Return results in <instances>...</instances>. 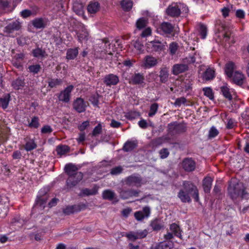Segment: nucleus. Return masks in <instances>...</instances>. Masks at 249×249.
<instances>
[{
  "label": "nucleus",
  "instance_id": "obj_7",
  "mask_svg": "<svg viewBox=\"0 0 249 249\" xmlns=\"http://www.w3.org/2000/svg\"><path fill=\"white\" fill-rule=\"evenodd\" d=\"M140 192V190H135L134 189L124 190L122 189H120L119 192L120 197L123 199H126L133 196L137 197L139 196Z\"/></svg>",
  "mask_w": 249,
  "mask_h": 249
},
{
  "label": "nucleus",
  "instance_id": "obj_15",
  "mask_svg": "<svg viewBox=\"0 0 249 249\" xmlns=\"http://www.w3.org/2000/svg\"><path fill=\"white\" fill-rule=\"evenodd\" d=\"M119 81V77L117 75L113 74H109L106 75L103 81L104 83L107 86L116 85Z\"/></svg>",
  "mask_w": 249,
  "mask_h": 249
},
{
  "label": "nucleus",
  "instance_id": "obj_58",
  "mask_svg": "<svg viewBox=\"0 0 249 249\" xmlns=\"http://www.w3.org/2000/svg\"><path fill=\"white\" fill-rule=\"evenodd\" d=\"M218 131L214 127L212 126L209 130L208 137L210 139L216 136L218 134Z\"/></svg>",
  "mask_w": 249,
  "mask_h": 249
},
{
  "label": "nucleus",
  "instance_id": "obj_51",
  "mask_svg": "<svg viewBox=\"0 0 249 249\" xmlns=\"http://www.w3.org/2000/svg\"><path fill=\"white\" fill-rule=\"evenodd\" d=\"M102 132V126L101 123H99L93 129L92 132V136L96 137L100 134Z\"/></svg>",
  "mask_w": 249,
  "mask_h": 249
},
{
  "label": "nucleus",
  "instance_id": "obj_46",
  "mask_svg": "<svg viewBox=\"0 0 249 249\" xmlns=\"http://www.w3.org/2000/svg\"><path fill=\"white\" fill-rule=\"evenodd\" d=\"M73 9L77 15H81L83 14V6L82 4L75 3L73 5Z\"/></svg>",
  "mask_w": 249,
  "mask_h": 249
},
{
  "label": "nucleus",
  "instance_id": "obj_53",
  "mask_svg": "<svg viewBox=\"0 0 249 249\" xmlns=\"http://www.w3.org/2000/svg\"><path fill=\"white\" fill-rule=\"evenodd\" d=\"M199 32L202 38L204 39L207 36V29L205 25L202 24L199 25Z\"/></svg>",
  "mask_w": 249,
  "mask_h": 249
},
{
  "label": "nucleus",
  "instance_id": "obj_39",
  "mask_svg": "<svg viewBox=\"0 0 249 249\" xmlns=\"http://www.w3.org/2000/svg\"><path fill=\"white\" fill-rule=\"evenodd\" d=\"M170 229L175 236L181 238V231L178 225L176 223H173L170 225Z\"/></svg>",
  "mask_w": 249,
  "mask_h": 249
},
{
  "label": "nucleus",
  "instance_id": "obj_64",
  "mask_svg": "<svg viewBox=\"0 0 249 249\" xmlns=\"http://www.w3.org/2000/svg\"><path fill=\"white\" fill-rule=\"evenodd\" d=\"M53 131L52 128L50 126L46 125H44L42 128L41 132L42 133L46 134V133H51Z\"/></svg>",
  "mask_w": 249,
  "mask_h": 249
},
{
  "label": "nucleus",
  "instance_id": "obj_45",
  "mask_svg": "<svg viewBox=\"0 0 249 249\" xmlns=\"http://www.w3.org/2000/svg\"><path fill=\"white\" fill-rule=\"evenodd\" d=\"M10 98V94H8L4 98H0V107L4 109L6 108L8 105Z\"/></svg>",
  "mask_w": 249,
  "mask_h": 249
},
{
  "label": "nucleus",
  "instance_id": "obj_25",
  "mask_svg": "<svg viewBox=\"0 0 249 249\" xmlns=\"http://www.w3.org/2000/svg\"><path fill=\"white\" fill-rule=\"evenodd\" d=\"M98 187L94 185L91 189L84 188L82 189L80 196H89L95 195L97 194Z\"/></svg>",
  "mask_w": 249,
  "mask_h": 249
},
{
  "label": "nucleus",
  "instance_id": "obj_33",
  "mask_svg": "<svg viewBox=\"0 0 249 249\" xmlns=\"http://www.w3.org/2000/svg\"><path fill=\"white\" fill-rule=\"evenodd\" d=\"M77 35L79 41L82 42L83 40H88L89 33L84 27H82L81 31L77 32Z\"/></svg>",
  "mask_w": 249,
  "mask_h": 249
},
{
  "label": "nucleus",
  "instance_id": "obj_6",
  "mask_svg": "<svg viewBox=\"0 0 249 249\" xmlns=\"http://www.w3.org/2000/svg\"><path fill=\"white\" fill-rule=\"evenodd\" d=\"M222 31L223 32V38L220 40V44L224 47H227L230 45V40L231 39L232 31L231 29L224 25L222 26Z\"/></svg>",
  "mask_w": 249,
  "mask_h": 249
},
{
  "label": "nucleus",
  "instance_id": "obj_41",
  "mask_svg": "<svg viewBox=\"0 0 249 249\" xmlns=\"http://www.w3.org/2000/svg\"><path fill=\"white\" fill-rule=\"evenodd\" d=\"M214 71L210 69H207L203 75V78L207 81L212 80L214 78Z\"/></svg>",
  "mask_w": 249,
  "mask_h": 249
},
{
  "label": "nucleus",
  "instance_id": "obj_44",
  "mask_svg": "<svg viewBox=\"0 0 249 249\" xmlns=\"http://www.w3.org/2000/svg\"><path fill=\"white\" fill-rule=\"evenodd\" d=\"M171 243L165 241L160 242L157 244L155 248L156 249H170Z\"/></svg>",
  "mask_w": 249,
  "mask_h": 249
},
{
  "label": "nucleus",
  "instance_id": "obj_22",
  "mask_svg": "<svg viewBox=\"0 0 249 249\" xmlns=\"http://www.w3.org/2000/svg\"><path fill=\"white\" fill-rule=\"evenodd\" d=\"M100 8V3L96 1L90 2L87 7V10L90 14H95L99 11Z\"/></svg>",
  "mask_w": 249,
  "mask_h": 249
},
{
  "label": "nucleus",
  "instance_id": "obj_34",
  "mask_svg": "<svg viewBox=\"0 0 249 249\" xmlns=\"http://www.w3.org/2000/svg\"><path fill=\"white\" fill-rule=\"evenodd\" d=\"M121 5L125 11H130L133 6V2L131 0H123L121 1Z\"/></svg>",
  "mask_w": 249,
  "mask_h": 249
},
{
  "label": "nucleus",
  "instance_id": "obj_2",
  "mask_svg": "<svg viewBox=\"0 0 249 249\" xmlns=\"http://www.w3.org/2000/svg\"><path fill=\"white\" fill-rule=\"evenodd\" d=\"M228 191L229 196L233 200L239 197L248 198L249 197V194L247 192L246 187L241 182L231 183Z\"/></svg>",
  "mask_w": 249,
  "mask_h": 249
},
{
  "label": "nucleus",
  "instance_id": "obj_35",
  "mask_svg": "<svg viewBox=\"0 0 249 249\" xmlns=\"http://www.w3.org/2000/svg\"><path fill=\"white\" fill-rule=\"evenodd\" d=\"M78 53V48L69 49L67 52L66 58L68 59H73Z\"/></svg>",
  "mask_w": 249,
  "mask_h": 249
},
{
  "label": "nucleus",
  "instance_id": "obj_63",
  "mask_svg": "<svg viewBox=\"0 0 249 249\" xmlns=\"http://www.w3.org/2000/svg\"><path fill=\"white\" fill-rule=\"evenodd\" d=\"M76 212H78L81 210H85L87 208V205L84 203H80L78 205H74Z\"/></svg>",
  "mask_w": 249,
  "mask_h": 249
},
{
  "label": "nucleus",
  "instance_id": "obj_5",
  "mask_svg": "<svg viewBox=\"0 0 249 249\" xmlns=\"http://www.w3.org/2000/svg\"><path fill=\"white\" fill-rule=\"evenodd\" d=\"M126 185L128 186H135L141 187L143 184L142 178L140 175H132L126 178L124 180Z\"/></svg>",
  "mask_w": 249,
  "mask_h": 249
},
{
  "label": "nucleus",
  "instance_id": "obj_20",
  "mask_svg": "<svg viewBox=\"0 0 249 249\" xmlns=\"http://www.w3.org/2000/svg\"><path fill=\"white\" fill-rule=\"evenodd\" d=\"M20 25L18 21H16L9 23L4 28L5 33L10 34L13 33L15 31H18L20 28Z\"/></svg>",
  "mask_w": 249,
  "mask_h": 249
},
{
  "label": "nucleus",
  "instance_id": "obj_4",
  "mask_svg": "<svg viewBox=\"0 0 249 249\" xmlns=\"http://www.w3.org/2000/svg\"><path fill=\"white\" fill-rule=\"evenodd\" d=\"M182 185L185 191L191 195L196 202H198L199 194L197 187L194 183L188 181H183Z\"/></svg>",
  "mask_w": 249,
  "mask_h": 249
},
{
  "label": "nucleus",
  "instance_id": "obj_38",
  "mask_svg": "<svg viewBox=\"0 0 249 249\" xmlns=\"http://www.w3.org/2000/svg\"><path fill=\"white\" fill-rule=\"evenodd\" d=\"M32 53L35 57H44L47 55L45 50L39 48L33 50Z\"/></svg>",
  "mask_w": 249,
  "mask_h": 249
},
{
  "label": "nucleus",
  "instance_id": "obj_27",
  "mask_svg": "<svg viewBox=\"0 0 249 249\" xmlns=\"http://www.w3.org/2000/svg\"><path fill=\"white\" fill-rule=\"evenodd\" d=\"M245 76L241 72L235 71L233 76V81L236 84L241 86L243 84Z\"/></svg>",
  "mask_w": 249,
  "mask_h": 249
},
{
  "label": "nucleus",
  "instance_id": "obj_26",
  "mask_svg": "<svg viewBox=\"0 0 249 249\" xmlns=\"http://www.w3.org/2000/svg\"><path fill=\"white\" fill-rule=\"evenodd\" d=\"M212 181L213 179L209 177L205 178L203 180L202 186L205 193H210L212 187Z\"/></svg>",
  "mask_w": 249,
  "mask_h": 249
},
{
  "label": "nucleus",
  "instance_id": "obj_42",
  "mask_svg": "<svg viewBox=\"0 0 249 249\" xmlns=\"http://www.w3.org/2000/svg\"><path fill=\"white\" fill-rule=\"evenodd\" d=\"M147 23V19L146 18H140L136 22V27L139 29H142L146 26Z\"/></svg>",
  "mask_w": 249,
  "mask_h": 249
},
{
  "label": "nucleus",
  "instance_id": "obj_9",
  "mask_svg": "<svg viewBox=\"0 0 249 249\" xmlns=\"http://www.w3.org/2000/svg\"><path fill=\"white\" fill-rule=\"evenodd\" d=\"M73 89V86H68L64 90L62 91L58 96L59 100L65 103H68L70 100L71 93Z\"/></svg>",
  "mask_w": 249,
  "mask_h": 249
},
{
  "label": "nucleus",
  "instance_id": "obj_14",
  "mask_svg": "<svg viewBox=\"0 0 249 249\" xmlns=\"http://www.w3.org/2000/svg\"><path fill=\"white\" fill-rule=\"evenodd\" d=\"M86 107L84 100L81 98H77L73 103V108L79 113L84 112Z\"/></svg>",
  "mask_w": 249,
  "mask_h": 249
},
{
  "label": "nucleus",
  "instance_id": "obj_62",
  "mask_svg": "<svg viewBox=\"0 0 249 249\" xmlns=\"http://www.w3.org/2000/svg\"><path fill=\"white\" fill-rule=\"evenodd\" d=\"M123 171V168L121 166H117L112 168L110 171L111 175H118L120 174Z\"/></svg>",
  "mask_w": 249,
  "mask_h": 249
},
{
  "label": "nucleus",
  "instance_id": "obj_54",
  "mask_svg": "<svg viewBox=\"0 0 249 249\" xmlns=\"http://www.w3.org/2000/svg\"><path fill=\"white\" fill-rule=\"evenodd\" d=\"M178 46L177 43H176L175 42H172L169 45V48L170 54L172 55L175 54L178 49Z\"/></svg>",
  "mask_w": 249,
  "mask_h": 249
},
{
  "label": "nucleus",
  "instance_id": "obj_16",
  "mask_svg": "<svg viewBox=\"0 0 249 249\" xmlns=\"http://www.w3.org/2000/svg\"><path fill=\"white\" fill-rule=\"evenodd\" d=\"M158 63L157 59L151 56L146 55L144 58L143 67L146 68H149L156 66Z\"/></svg>",
  "mask_w": 249,
  "mask_h": 249
},
{
  "label": "nucleus",
  "instance_id": "obj_30",
  "mask_svg": "<svg viewBox=\"0 0 249 249\" xmlns=\"http://www.w3.org/2000/svg\"><path fill=\"white\" fill-rule=\"evenodd\" d=\"M115 196V193L110 190H106L102 193V197L104 199L112 200Z\"/></svg>",
  "mask_w": 249,
  "mask_h": 249
},
{
  "label": "nucleus",
  "instance_id": "obj_8",
  "mask_svg": "<svg viewBox=\"0 0 249 249\" xmlns=\"http://www.w3.org/2000/svg\"><path fill=\"white\" fill-rule=\"evenodd\" d=\"M182 167L186 172H192L196 169V163L191 158H186L182 161Z\"/></svg>",
  "mask_w": 249,
  "mask_h": 249
},
{
  "label": "nucleus",
  "instance_id": "obj_24",
  "mask_svg": "<svg viewBox=\"0 0 249 249\" xmlns=\"http://www.w3.org/2000/svg\"><path fill=\"white\" fill-rule=\"evenodd\" d=\"M108 43V40L106 39L102 40L95 46V51L98 53L103 52L105 54H106L107 53V51L106 50V48H107L106 44Z\"/></svg>",
  "mask_w": 249,
  "mask_h": 249
},
{
  "label": "nucleus",
  "instance_id": "obj_57",
  "mask_svg": "<svg viewBox=\"0 0 249 249\" xmlns=\"http://www.w3.org/2000/svg\"><path fill=\"white\" fill-rule=\"evenodd\" d=\"M160 158L162 159L166 158L169 155V152L166 148L161 149L159 151Z\"/></svg>",
  "mask_w": 249,
  "mask_h": 249
},
{
  "label": "nucleus",
  "instance_id": "obj_11",
  "mask_svg": "<svg viewBox=\"0 0 249 249\" xmlns=\"http://www.w3.org/2000/svg\"><path fill=\"white\" fill-rule=\"evenodd\" d=\"M179 5H180L175 4L173 5V4H172L169 6L166 10L167 15L172 17H178L181 14L180 9L179 8L181 6V4L180 3Z\"/></svg>",
  "mask_w": 249,
  "mask_h": 249
},
{
  "label": "nucleus",
  "instance_id": "obj_3",
  "mask_svg": "<svg viewBox=\"0 0 249 249\" xmlns=\"http://www.w3.org/2000/svg\"><path fill=\"white\" fill-rule=\"evenodd\" d=\"M186 130V126L184 124L178 123L177 122L171 123L167 126L168 133L171 136L185 132Z\"/></svg>",
  "mask_w": 249,
  "mask_h": 249
},
{
  "label": "nucleus",
  "instance_id": "obj_40",
  "mask_svg": "<svg viewBox=\"0 0 249 249\" xmlns=\"http://www.w3.org/2000/svg\"><path fill=\"white\" fill-rule=\"evenodd\" d=\"M150 226L154 231H160L163 228V225L158 219L152 221L150 224Z\"/></svg>",
  "mask_w": 249,
  "mask_h": 249
},
{
  "label": "nucleus",
  "instance_id": "obj_19",
  "mask_svg": "<svg viewBox=\"0 0 249 249\" xmlns=\"http://www.w3.org/2000/svg\"><path fill=\"white\" fill-rule=\"evenodd\" d=\"M188 70V66L186 64H178L173 67L172 72L174 75H178L180 73L185 72Z\"/></svg>",
  "mask_w": 249,
  "mask_h": 249
},
{
  "label": "nucleus",
  "instance_id": "obj_17",
  "mask_svg": "<svg viewBox=\"0 0 249 249\" xmlns=\"http://www.w3.org/2000/svg\"><path fill=\"white\" fill-rule=\"evenodd\" d=\"M48 198V195L45 193L43 196H38L36 200L35 208L39 207L41 210H43Z\"/></svg>",
  "mask_w": 249,
  "mask_h": 249
},
{
  "label": "nucleus",
  "instance_id": "obj_31",
  "mask_svg": "<svg viewBox=\"0 0 249 249\" xmlns=\"http://www.w3.org/2000/svg\"><path fill=\"white\" fill-rule=\"evenodd\" d=\"M137 146V143L134 141H128L124 144L123 149L125 152L133 150Z\"/></svg>",
  "mask_w": 249,
  "mask_h": 249
},
{
  "label": "nucleus",
  "instance_id": "obj_60",
  "mask_svg": "<svg viewBox=\"0 0 249 249\" xmlns=\"http://www.w3.org/2000/svg\"><path fill=\"white\" fill-rule=\"evenodd\" d=\"M186 99L184 97L178 98L176 100L174 105L179 107L182 104H184L186 102Z\"/></svg>",
  "mask_w": 249,
  "mask_h": 249
},
{
  "label": "nucleus",
  "instance_id": "obj_12",
  "mask_svg": "<svg viewBox=\"0 0 249 249\" xmlns=\"http://www.w3.org/2000/svg\"><path fill=\"white\" fill-rule=\"evenodd\" d=\"M150 209L148 206L144 207L142 211L134 213L135 218L138 221H142L145 218L149 217L150 214Z\"/></svg>",
  "mask_w": 249,
  "mask_h": 249
},
{
  "label": "nucleus",
  "instance_id": "obj_47",
  "mask_svg": "<svg viewBox=\"0 0 249 249\" xmlns=\"http://www.w3.org/2000/svg\"><path fill=\"white\" fill-rule=\"evenodd\" d=\"M76 212L74 205L71 206H68L63 210V213L66 215H70Z\"/></svg>",
  "mask_w": 249,
  "mask_h": 249
},
{
  "label": "nucleus",
  "instance_id": "obj_49",
  "mask_svg": "<svg viewBox=\"0 0 249 249\" xmlns=\"http://www.w3.org/2000/svg\"><path fill=\"white\" fill-rule=\"evenodd\" d=\"M39 126V118L36 116L32 118L31 122L29 124V126L31 128H37Z\"/></svg>",
  "mask_w": 249,
  "mask_h": 249
},
{
  "label": "nucleus",
  "instance_id": "obj_59",
  "mask_svg": "<svg viewBox=\"0 0 249 249\" xmlns=\"http://www.w3.org/2000/svg\"><path fill=\"white\" fill-rule=\"evenodd\" d=\"M41 69V67L39 65H34L29 67V71L34 73H37Z\"/></svg>",
  "mask_w": 249,
  "mask_h": 249
},
{
  "label": "nucleus",
  "instance_id": "obj_48",
  "mask_svg": "<svg viewBox=\"0 0 249 249\" xmlns=\"http://www.w3.org/2000/svg\"><path fill=\"white\" fill-rule=\"evenodd\" d=\"M140 116V113L137 111H130L126 113L125 115L126 118L131 120L138 118Z\"/></svg>",
  "mask_w": 249,
  "mask_h": 249
},
{
  "label": "nucleus",
  "instance_id": "obj_32",
  "mask_svg": "<svg viewBox=\"0 0 249 249\" xmlns=\"http://www.w3.org/2000/svg\"><path fill=\"white\" fill-rule=\"evenodd\" d=\"M26 142L24 145V147L27 151H31L36 148L37 145L35 143L34 140L32 139H26Z\"/></svg>",
  "mask_w": 249,
  "mask_h": 249
},
{
  "label": "nucleus",
  "instance_id": "obj_18",
  "mask_svg": "<svg viewBox=\"0 0 249 249\" xmlns=\"http://www.w3.org/2000/svg\"><path fill=\"white\" fill-rule=\"evenodd\" d=\"M33 26L36 29H43L47 24V20L42 18H36L32 21Z\"/></svg>",
  "mask_w": 249,
  "mask_h": 249
},
{
  "label": "nucleus",
  "instance_id": "obj_61",
  "mask_svg": "<svg viewBox=\"0 0 249 249\" xmlns=\"http://www.w3.org/2000/svg\"><path fill=\"white\" fill-rule=\"evenodd\" d=\"M148 231L147 230H144L143 231H138L136 232L137 238L138 239H142L143 238L145 237L147 234H148Z\"/></svg>",
  "mask_w": 249,
  "mask_h": 249
},
{
  "label": "nucleus",
  "instance_id": "obj_50",
  "mask_svg": "<svg viewBox=\"0 0 249 249\" xmlns=\"http://www.w3.org/2000/svg\"><path fill=\"white\" fill-rule=\"evenodd\" d=\"M62 83V80L60 79H52L48 82L49 86L51 88H54L57 86L60 85Z\"/></svg>",
  "mask_w": 249,
  "mask_h": 249
},
{
  "label": "nucleus",
  "instance_id": "obj_10",
  "mask_svg": "<svg viewBox=\"0 0 249 249\" xmlns=\"http://www.w3.org/2000/svg\"><path fill=\"white\" fill-rule=\"evenodd\" d=\"M158 30L163 35H172L174 26L169 22H163L160 25Z\"/></svg>",
  "mask_w": 249,
  "mask_h": 249
},
{
  "label": "nucleus",
  "instance_id": "obj_56",
  "mask_svg": "<svg viewBox=\"0 0 249 249\" xmlns=\"http://www.w3.org/2000/svg\"><path fill=\"white\" fill-rule=\"evenodd\" d=\"M204 92V95L209 98L210 99L213 98V94L212 90L210 88H205L203 89Z\"/></svg>",
  "mask_w": 249,
  "mask_h": 249
},
{
  "label": "nucleus",
  "instance_id": "obj_43",
  "mask_svg": "<svg viewBox=\"0 0 249 249\" xmlns=\"http://www.w3.org/2000/svg\"><path fill=\"white\" fill-rule=\"evenodd\" d=\"M221 91L223 96L229 100H231L232 99V95H231L229 89L225 86L221 87Z\"/></svg>",
  "mask_w": 249,
  "mask_h": 249
},
{
  "label": "nucleus",
  "instance_id": "obj_28",
  "mask_svg": "<svg viewBox=\"0 0 249 249\" xmlns=\"http://www.w3.org/2000/svg\"><path fill=\"white\" fill-rule=\"evenodd\" d=\"M189 195V194L187 192L186 193L184 190H180L178 193V196L182 202L189 203L191 201V199Z\"/></svg>",
  "mask_w": 249,
  "mask_h": 249
},
{
  "label": "nucleus",
  "instance_id": "obj_52",
  "mask_svg": "<svg viewBox=\"0 0 249 249\" xmlns=\"http://www.w3.org/2000/svg\"><path fill=\"white\" fill-rule=\"evenodd\" d=\"M159 105L157 103H154L152 104L150 107V110L148 113V116L152 117L154 116L157 112L158 109Z\"/></svg>",
  "mask_w": 249,
  "mask_h": 249
},
{
  "label": "nucleus",
  "instance_id": "obj_55",
  "mask_svg": "<svg viewBox=\"0 0 249 249\" xmlns=\"http://www.w3.org/2000/svg\"><path fill=\"white\" fill-rule=\"evenodd\" d=\"M165 139L163 137H159L152 141V144L153 146L157 147L161 145L164 142Z\"/></svg>",
  "mask_w": 249,
  "mask_h": 249
},
{
  "label": "nucleus",
  "instance_id": "obj_1",
  "mask_svg": "<svg viewBox=\"0 0 249 249\" xmlns=\"http://www.w3.org/2000/svg\"><path fill=\"white\" fill-rule=\"evenodd\" d=\"M78 168L74 164L69 163L65 165L64 170L69 176L67 180L68 188H71L75 186L83 178V174L77 172Z\"/></svg>",
  "mask_w": 249,
  "mask_h": 249
},
{
  "label": "nucleus",
  "instance_id": "obj_13",
  "mask_svg": "<svg viewBox=\"0 0 249 249\" xmlns=\"http://www.w3.org/2000/svg\"><path fill=\"white\" fill-rule=\"evenodd\" d=\"M152 49V51L155 52H160L165 49V45L159 40H155L147 44Z\"/></svg>",
  "mask_w": 249,
  "mask_h": 249
},
{
  "label": "nucleus",
  "instance_id": "obj_36",
  "mask_svg": "<svg viewBox=\"0 0 249 249\" xmlns=\"http://www.w3.org/2000/svg\"><path fill=\"white\" fill-rule=\"evenodd\" d=\"M69 147L66 145H59L57 146L56 148V151L57 154L60 156L65 155L66 153L69 152Z\"/></svg>",
  "mask_w": 249,
  "mask_h": 249
},
{
  "label": "nucleus",
  "instance_id": "obj_29",
  "mask_svg": "<svg viewBox=\"0 0 249 249\" xmlns=\"http://www.w3.org/2000/svg\"><path fill=\"white\" fill-rule=\"evenodd\" d=\"M234 69V63L233 62L230 61L225 65V72L229 77L231 78L232 76Z\"/></svg>",
  "mask_w": 249,
  "mask_h": 249
},
{
  "label": "nucleus",
  "instance_id": "obj_37",
  "mask_svg": "<svg viewBox=\"0 0 249 249\" xmlns=\"http://www.w3.org/2000/svg\"><path fill=\"white\" fill-rule=\"evenodd\" d=\"M25 85V82L23 79L21 78H17L15 80L13 81L12 83V87L15 89H19L21 87H23Z\"/></svg>",
  "mask_w": 249,
  "mask_h": 249
},
{
  "label": "nucleus",
  "instance_id": "obj_23",
  "mask_svg": "<svg viewBox=\"0 0 249 249\" xmlns=\"http://www.w3.org/2000/svg\"><path fill=\"white\" fill-rule=\"evenodd\" d=\"M169 71L166 67H163L160 69L159 72L160 81L162 83L167 82L169 79Z\"/></svg>",
  "mask_w": 249,
  "mask_h": 249
},
{
  "label": "nucleus",
  "instance_id": "obj_21",
  "mask_svg": "<svg viewBox=\"0 0 249 249\" xmlns=\"http://www.w3.org/2000/svg\"><path fill=\"white\" fill-rule=\"evenodd\" d=\"M144 77L142 73H135L132 76L129 83L134 85L141 84L144 82Z\"/></svg>",
  "mask_w": 249,
  "mask_h": 249
}]
</instances>
